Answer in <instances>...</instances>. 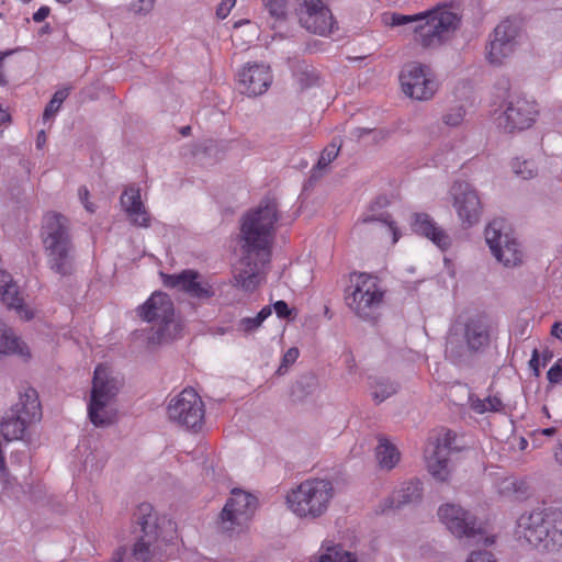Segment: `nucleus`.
I'll use <instances>...</instances> for the list:
<instances>
[{
	"label": "nucleus",
	"mask_w": 562,
	"mask_h": 562,
	"mask_svg": "<svg viewBox=\"0 0 562 562\" xmlns=\"http://www.w3.org/2000/svg\"><path fill=\"white\" fill-rule=\"evenodd\" d=\"M279 218L278 202L270 196L248 212V291L266 281Z\"/></svg>",
	"instance_id": "f257e3e1"
},
{
	"label": "nucleus",
	"mask_w": 562,
	"mask_h": 562,
	"mask_svg": "<svg viewBox=\"0 0 562 562\" xmlns=\"http://www.w3.org/2000/svg\"><path fill=\"white\" fill-rule=\"evenodd\" d=\"M515 532L533 547L562 546V509L539 506L525 510L517 518Z\"/></svg>",
	"instance_id": "f03ea898"
},
{
	"label": "nucleus",
	"mask_w": 562,
	"mask_h": 562,
	"mask_svg": "<svg viewBox=\"0 0 562 562\" xmlns=\"http://www.w3.org/2000/svg\"><path fill=\"white\" fill-rule=\"evenodd\" d=\"M492 327L482 315L470 317L460 330L451 331L447 337L445 353L454 364H468L473 357L483 353L490 346Z\"/></svg>",
	"instance_id": "7ed1b4c3"
},
{
	"label": "nucleus",
	"mask_w": 562,
	"mask_h": 562,
	"mask_svg": "<svg viewBox=\"0 0 562 562\" xmlns=\"http://www.w3.org/2000/svg\"><path fill=\"white\" fill-rule=\"evenodd\" d=\"M41 238L49 268L68 276L74 271V246L68 221L58 213H47L43 218Z\"/></svg>",
	"instance_id": "20e7f679"
},
{
	"label": "nucleus",
	"mask_w": 562,
	"mask_h": 562,
	"mask_svg": "<svg viewBox=\"0 0 562 562\" xmlns=\"http://www.w3.org/2000/svg\"><path fill=\"white\" fill-rule=\"evenodd\" d=\"M413 22L418 23L414 27L416 41L423 47L431 48L441 45L448 34L457 29L459 16L446 8H437L415 15L393 13L391 24L405 25Z\"/></svg>",
	"instance_id": "39448f33"
},
{
	"label": "nucleus",
	"mask_w": 562,
	"mask_h": 562,
	"mask_svg": "<svg viewBox=\"0 0 562 562\" xmlns=\"http://www.w3.org/2000/svg\"><path fill=\"white\" fill-rule=\"evenodd\" d=\"M334 497V486L329 480L310 479L303 481L286 495V504L300 518L323 516Z\"/></svg>",
	"instance_id": "423d86ee"
},
{
	"label": "nucleus",
	"mask_w": 562,
	"mask_h": 562,
	"mask_svg": "<svg viewBox=\"0 0 562 562\" xmlns=\"http://www.w3.org/2000/svg\"><path fill=\"white\" fill-rule=\"evenodd\" d=\"M121 381L112 374L105 364H98L94 369L88 415L94 426L110 425L115 419L112 407L120 389Z\"/></svg>",
	"instance_id": "0eeeda50"
},
{
	"label": "nucleus",
	"mask_w": 562,
	"mask_h": 562,
	"mask_svg": "<svg viewBox=\"0 0 562 562\" xmlns=\"http://www.w3.org/2000/svg\"><path fill=\"white\" fill-rule=\"evenodd\" d=\"M138 315L147 323L159 325L156 335L150 338L153 342L161 344L172 340L180 330V325L173 319V303L166 293L154 292L138 308Z\"/></svg>",
	"instance_id": "6e6552de"
},
{
	"label": "nucleus",
	"mask_w": 562,
	"mask_h": 562,
	"mask_svg": "<svg viewBox=\"0 0 562 562\" xmlns=\"http://www.w3.org/2000/svg\"><path fill=\"white\" fill-rule=\"evenodd\" d=\"M485 240L496 260L507 268L520 266L524 251L503 218H495L485 228Z\"/></svg>",
	"instance_id": "1a4fd4ad"
},
{
	"label": "nucleus",
	"mask_w": 562,
	"mask_h": 562,
	"mask_svg": "<svg viewBox=\"0 0 562 562\" xmlns=\"http://www.w3.org/2000/svg\"><path fill=\"white\" fill-rule=\"evenodd\" d=\"M351 282L352 291L347 296L349 307L360 318H373L384 297V290L379 279L368 273H359L351 279Z\"/></svg>",
	"instance_id": "9d476101"
},
{
	"label": "nucleus",
	"mask_w": 562,
	"mask_h": 562,
	"mask_svg": "<svg viewBox=\"0 0 562 562\" xmlns=\"http://www.w3.org/2000/svg\"><path fill=\"white\" fill-rule=\"evenodd\" d=\"M167 414L171 422L199 430L204 422V404L194 389L187 387L169 401Z\"/></svg>",
	"instance_id": "9b49d317"
},
{
	"label": "nucleus",
	"mask_w": 562,
	"mask_h": 562,
	"mask_svg": "<svg viewBox=\"0 0 562 562\" xmlns=\"http://www.w3.org/2000/svg\"><path fill=\"white\" fill-rule=\"evenodd\" d=\"M538 110L532 101L522 97L510 95L505 110L497 116V126L504 132L524 131L535 123Z\"/></svg>",
	"instance_id": "f8f14e48"
},
{
	"label": "nucleus",
	"mask_w": 562,
	"mask_h": 562,
	"mask_svg": "<svg viewBox=\"0 0 562 562\" xmlns=\"http://www.w3.org/2000/svg\"><path fill=\"white\" fill-rule=\"evenodd\" d=\"M402 89L409 98L425 101L434 97L438 83L427 66L420 64L406 65L400 75Z\"/></svg>",
	"instance_id": "ddd939ff"
},
{
	"label": "nucleus",
	"mask_w": 562,
	"mask_h": 562,
	"mask_svg": "<svg viewBox=\"0 0 562 562\" xmlns=\"http://www.w3.org/2000/svg\"><path fill=\"white\" fill-rule=\"evenodd\" d=\"M134 518L144 536L134 544L130 562H148L151 558V543L157 538L153 506L148 503L139 504L134 513Z\"/></svg>",
	"instance_id": "4468645a"
},
{
	"label": "nucleus",
	"mask_w": 562,
	"mask_h": 562,
	"mask_svg": "<svg viewBox=\"0 0 562 562\" xmlns=\"http://www.w3.org/2000/svg\"><path fill=\"white\" fill-rule=\"evenodd\" d=\"M453 206L461 222L467 226L479 223L482 204L476 190L468 182L456 181L450 190Z\"/></svg>",
	"instance_id": "2eb2a0df"
},
{
	"label": "nucleus",
	"mask_w": 562,
	"mask_h": 562,
	"mask_svg": "<svg viewBox=\"0 0 562 562\" xmlns=\"http://www.w3.org/2000/svg\"><path fill=\"white\" fill-rule=\"evenodd\" d=\"M519 31L518 23L510 19L502 21L495 27L487 46V59L491 64L501 65L514 52Z\"/></svg>",
	"instance_id": "dca6fc26"
},
{
	"label": "nucleus",
	"mask_w": 562,
	"mask_h": 562,
	"mask_svg": "<svg viewBox=\"0 0 562 562\" xmlns=\"http://www.w3.org/2000/svg\"><path fill=\"white\" fill-rule=\"evenodd\" d=\"M438 517L459 538L482 537V528L477 525L476 518L460 506L454 504L442 505L438 509Z\"/></svg>",
	"instance_id": "f3484780"
},
{
	"label": "nucleus",
	"mask_w": 562,
	"mask_h": 562,
	"mask_svg": "<svg viewBox=\"0 0 562 562\" xmlns=\"http://www.w3.org/2000/svg\"><path fill=\"white\" fill-rule=\"evenodd\" d=\"M301 25L311 33L326 35L334 29V18L322 0H304L299 12Z\"/></svg>",
	"instance_id": "a211bd4d"
},
{
	"label": "nucleus",
	"mask_w": 562,
	"mask_h": 562,
	"mask_svg": "<svg viewBox=\"0 0 562 562\" xmlns=\"http://www.w3.org/2000/svg\"><path fill=\"white\" fill-rule=\"evenodd\" d=\"M164 284L167 288H178L184 293L195 299H210L214 292L209 283L200 282L199 273L187 269L178 274H161Z\"/></svg>",
	"instance_id": "6ab92c4d"
},
{
	"label": "nucleus",
	"mask_w": 562,
	"mask_h": 562,
	"mask_svg": "<svg viewBox=\"0 0 562 562\" xmlns=\"http://www.w3.org/2000/svg\"><path fill=\"white\" fill-rule=\"evenodd\" d=\"M423 497L422 483L418 480H411L403 483L398 488L386 497L379 505V512L384 514L392 509H401L411 504H417Z\"/></svg>",
	"instance_id": "aec40b11"
},
{
	"label": "nucleus",
	"mask_w": 562,
	"mask_h": 562,
	"mask_svg": "<svg viewBox=\"0 0 562 562\" xmlns=\"http://www.w3.org/2000/svg\"><path fill=\"white\" fill-rule=\"evenodd\" d=\"M412 229L416 234L431 240L441 250H447L451 245V238L427 213L413 215Z\"/></svg>",
	"instance_id": "412c9836"
},
{
	"label": "nucleus",
	"mask_w": 562,
	"mask_h": 562,
	"mask_svg": "<svg viewBox=\"0 0 562 562\" xmlns=\"http://www.w3.org/2000/svg\"><path fill=\"white\" fill-rule=\"evenodd\" d=\"M0 297L9 308L16 311L20 318L30 321L34 317L33 311L20 297L18 285L13 282L11 274L2 270H0Z\"/></svg>",
	"instance_id": "4be33fe9"
},
{
	"label": "nucleus",
	"mask_w": 562,
	"mask_h": 562,
	"mask_svg": "<svg viewBox=\"0 0 562 562\" xmlns=\"http://www.w3.org/2000/svg\"><path fill=\"white\" fill-rule=\"evenodd\" d=\"M121 204L133 225L145 228L150 225V215L142 202L139 189L127 188L121 195Z\"/></svg>",
	"instance_id": "5701e85b"
},
{
	"label": "nucleus",
	"mask_w": 562,
	"mask_h": 562,
	"mask_svg": "<svg viewBox=\"0 0 562 562\" xmlns=\"http://www.w3.org/2000/svg\"><path fill=\"white\" fill-rule=\"evenodd\" d=\"M232 494L233 497L226 502L220 515L222 529L226 532L235 529V526L239 524V516H241L246 509V492L234 488Z\"/></svg>",
	"instance_id": "b1692460"
},
{
	"label": "nucleus",
	"mask_w": 562,
	"mask_h": 562,
	"mask_svg": "<svg viewBox=\"0 0 562 562\" xmlns=\"http://www.w3.org/2000/svg\"><path fill=\"white\" fill-rule=\"evenodd\" d=\"M272 82L269 66L254 65L248 67V97L261 95Z\"/></svg>",
	"instance_id": "393cba45"
},
{
	"label": "nucleus",
	"mask_w": 562,
	"mask_h": 562,
	"mask_svg": "<svg viewBox=\"0 0 562 562\" xmlns=\"http://www.w3.org/2000/svg\"><path fill=\"white\" fill-rule=\"evenodd\" d=\"M425 458L429 473L437 480L443 482L449 476V453L448 450L441 448L438 450L426 448Z\"/></svg>",
	"instance_id": "a878e982"
},
{
	"label": "nucleus",
	"mask_w": 562,
	"mask_h": 562,
	"mask_svg": "<svg viewBox=\"0 0 562 562\" xmlns=\"http://www.w3.org/2000/svg\"><path fill=\"white\" fill-rule=\"evenodd\" d=\"M19 355L30 357L27 346L14 335L12 329L0 322V355Z\"/></svg>",
	"instance_id": "bb28decb"
},
{
	"label": "nucleus",
	"mask_w": 562,
	"mask_h": 562,
	"mask_svg": "<svg viewBox=\"0 0 562 562\" xmlns=\"http://www.w3.org/2000/svg\"><path fill=\"white\" fill-rule=\"evenodd\" d=\"M378 440L379 445L375 448V457L379 467L382 470L391 471L400 461V451L384 436H379Z\"/></svg>",
	"instance_id": "cd10ccee"
},
{
	"label": "nucleus",
	"mask_w": 562,
	"mask_h": 562,
	"mask_svg": "<svg viewBox=\"0 0 562 562\" xmlns=\"http://www.w3.org/2000/svg\"><path fill=\"white\" fill-rule=\"evenodd\" d=\"M239 225L238 246L240 260L239 263L233 268V279L236 286L244 288L246 285V268L243 261V258L246 256V215L240 217Z\"/></svg>",
	"instance_id": "c85d7f7f"
},
{
	"label": "nucleus",
	"mask_w": 562,
	"mask_h": 562,
	"mask_svg": "<svg viewBox=\"0 0 562 562\" xmlns=\"http://www.w3.org/2000/svg\"><path fill=\"white\" fill-rule=\"evenodd\" d=\"M341 148V142L333 139L321 153L317 164L312 169V177L316 178L329 167V165L338 157Z\"/></svg>",
	"instance_id": "c756f323"
},
{
	"label": "nucleus",
	"mask_w": 562,
	"mask_h": 562,
	"mask_svg": "<svg viewBox=\"0 0 562 562\" xmlns=\"http://www.w3.org/2000/svg\"><path fill=\"white\" fill-rule=\"evenodd\" d=\"M471 408L476 414H485L488 412L498 413L504 409L502 400L497 396H487L485 398L470 397Z\"/></svg>",
	"instance_id": "7c9ffc66"
},
{
	"label": "nucleus",
	"mask_w": 562,
	"mask_h": 562,
	"mask_svg": "<svg viewBox=\"0 0 562 562\" xmlns=\"http://www.w3.org/2000/svg\"><path fill=\"white\" fill-rule=\"evenodd\" d=\"M316 562H358L357 557L348 551H345L342 546L337 544L328 547L324 553H322Z\"/></svg>",
	"instance_id": "2f4dec72"
},
{
	"label": "nucleus",
	"mask_w": 562,
	"mask_h": 562,
	"mask_svg": "<svg viewBox=\"0 0 562 562\" xmlns=\"http://www.w3.org/2000/svg\"><path fill=\"white\" fill-rule=\"evenodd\" d=\"M372 389V396L374 401L382 403L397 392L398 385L394 382H391L389 379L379 378L374 380Z\"/></svg>",
	"instance_id": "473e14b6"
},
{
	"label": "nucleus",
	"mask_w": 562,
	"mask_h": 562,
	"mask_svg": "<svg viewBox=\"0 0 562 562\" xmlns=\"http://www.w3.org/2000/svg\"><path fill=\"white\" fill-rule=\"evenodd\" d=\"M512 168L518 177L525 180L532 179L538 175V167L532 159L520 160L516 158L512 162Z\"/></svg>",
	"instance_id": "72a5a7b5"
},
{
	"label": "nucleus",
	"mask_w": 562,
	"mask_h": 562,
	"mask_svg": "<svg viewBox=\"0 0 562 562\" xmlns=\"http://www.w3.org/2000/svg\"><path fill=\"white\" fill-rule=\"evenodd\" d=\"M295 77L300 82L302 89L312 87L318 81V74L316 69L307 64H302L295 71Z\"/></svg>",
	"instance_id": "f704fd0d"
},
{
	"label": "nucleus",
	"mask_w": 562,
	"mask_h": 562,
	"mask_svg": "<svg viewBox=\"0 0 562 562\" xmlns=\"http://www.w3.org/2000/svg\"><path fill=\"white\" fill-rule=\"evenodd\" d=\"M375 221L382 222V223H384V224H386L389 226L390 231L393 234V243H396L398 240L397 227L395 226V223L391 220V215L390 214L381 213L379 216L366 215L362 218L363 223H370V222H375Z\"/></svg>",
	"instance_id": "c9c22d12"
},
{
	"label": "nucleus",
	"mask_w": 562,
	"mask_h": 562,
	"mask_svg": "<svg viewBox=\"0 0 562 562\" xmlns=\"http://www.w3.org/2000/svg\"><path fill=\"white\" fill-rule=\"evenodd\" d=\"M299 353V349L295 347L288 349L282 357L281 363L277 369L276 374L283 375L284 373H286L289 367L296 361Z\"/></svg>",
	"instance_id": "e433bc0d"
},
{
	"label": "nucleus",
	"mask_w": 562,
	"mask_h": 562,
	"mask_svg": "<svg viewBox=\"0 0 562 562\" xmlns=\"http://www.w3.org/2000/svg\"><path fill=\"white\" fill-rule=\"evenodd\" d=\"M454 438L456 435L451 430H445L443 434L436 439V442L430 443L428 447L438 451L439 449L445 448L450 454L452 449L451 445L454 441Z\"/></svg>",
	"instance_id": "4c0bfd02"
},
{
	"label": "nucleus",
	"mask_w": 562,
	"mask_h": 562,
	"mask_svg": "<svg viewBox=\"0 0 562 562\" xmlns=\"http://www.w3.org/2000/svg\"><path fill=\"white\" fill-rule=\"evenodd\" d=\"M515 495L517 499H525L530 494V486L524 480H515L509 483L507 487Z\"/></svg>",
	"instance_id": "58836bf2"
},
{
	"label": "nucleus",
	"mask_w": 562,
	"mask_h": 562,
	"mask_svg": "<svg viewBox=\"0 0 562 562\" xmlns=\"http://www.w3.org/2000/svg\"><path fill=\"white\" fill-rule=\"evenodd\" d=\"M269 13L276 19H283L286 13V0H265Z\"/></svg>",
	"instance_id": "ea45409f"
},
{
	"label": "nucleus",
	"mask_w": 562,
	"mask_h": 562,
	"mask_svg": "<svg viewBox=\"0 0 562 562\" xmlns=\"http://www.w3.org/2000/svg\"><path fill=\"white\" fill-rule=\"evenodd\" d=\"M555 434H557L555 427H547V428L536 429V430L531 431L529 437L532 441L533 448H539L540 447V443H538L539 438L552 437Z\"/></svg>",
	"instance_id": "a19ab883"
},
{
	"label": "nucleus",
	"mask_w": 562,
	"mask_h": 562,
	"mask_svg": "<svg viewBox=\"0 0 562 562\" xmlns=\"http://www.w3.org/2000/svg\"><path fill=\"white\" fill-rule=\"evenodd\" d=\"M547 378L550 383L557 384L562 381V358H559L555 363L547 372Z\"/></svg>",
	"instance_id": "79ce46f5"
},
{
	"label": "nucleus",
	"mask_w": 562,
	"mask_h": 562,
	"mask_svg": "<svg viewBox=\"0 0 562 562\" xmlns=\"http://www.w3.org/2000/svg\"><path fill=\"white\" fill-rule=\"evenodd\" d=\"M155 0H133L131 9L135 13H148L154 8Z\"/></svg>",
	"instance_id": "37998d69"
},
{
	"label": "nucleus",
	"mask_w": 562,
	"mask_h": 562,
	"mask_svg": "<svg viewBox=\"0 0 562 562\" xmlns=\"http://www.w3.org/2000/svg\"><path fill=\"white\" fill-rule=\"evenodd\" d=\"M467 562H496L492 552L488 551H473L468 558Z\"/></svg>",
	"instance_id": "c03bdc74"
},
{
	"label": "nucleus",
	"mask_w": 562,
	"mask_h": 562,
	"mask_svg": "<svg viewBox=\"0 0 562 562\" xmlns=\"http://www.w3.org/2000/svg\"><path fill=\"white\" fill-rule=\"evenodd\" d=\"M270 315L271 307L265 306L255 318L248 317V329L257 328Z\"/></svg>",
	"instance_id": "a18cd8bd"
},
{
	"label": "nucleus",
	"mask_w": 562,
	"mask_h": 562,
	"mask_svg": "<svg viewBox=\"0 0 562 562\" xmlns=\"http://www.w3.org/2000/svg\"><path fill=\"white\" fill-rule=\"evenodd\" d=\"M463 120V110L461 108L447 113L443 116V122L449 126H458Z\"/></svg>",
	"instance_id": "49530a36"
},
{
	"label": "nucleus",
	"mask_w": 562,
	"mask_h": 562,
	"mask_svg": "<svg viewBox=\"0 0 562 562\" xmlns=\"http://www.w3.org/2000/svg\"><path fill=\"white\" fill-rule=\"evenodd\" d=\"M273 308L279 318H290L294 312V310H291L284 301H277L273 304Z\"/></svg>",
	"instance_id": "de8ad7c7"
},
{
	"label": "nucleus",
	"mask_w": 562,
	"mask_h": 562,
	"mask_svg": "<svg viewBox=\"0 0 562 562\" xmlns=\"http://www.w3.org/2000/svg\"><path fill=\"white\" fill-rule=\"evenodd\" d=\"M236 0H222L221 3L217 5L216 9V15L218 19H225L233 7L235 5Z\"/></svg>",
	"instance_id": "09e8293b"
},
{
	"label": "nucleus",
	"mask_w": 562,
	"mask_h": 562,
	"mask_svg": "<svg viewBox=\"0 0 562 562\" xmlns=\"http://www.w3.org/2000/svg\"><path fill=\"white\" fill-rule=\"evenodd\" d=\"M60 106V104H56V102L52 99L44 110L43 121L46 122L53 117L58 112Z\"/></svg>",
	"instance_id": "8fccbe9b"
},
{
	"label": "nucleus",
	"mask_w": 562,
	"mask_h": 562,
	"mask_svg": "<svg viewBox=\"0 0 562 562\" xmlns=\"http://www.w3.org/2000/svg\"><path fill=\"white\" fill-rule=\"evenodd\" d=\"M49 13H50L49 7L42 5L37 9V11H35L33 13V16H32L33 21L36 23H41L48 18Z\"/></svg>",
	"instance_id": "3c124183"
},
{
	"label": "nucleus",
	"mask_w": 562,
	"mask_h": 562,
	"mask_svg": "<svg viewBox=\"0 0 562 562\" xmlns=\"http://www.w3.org/2000/svg\"><path fill=\"white\" fill-rule=\"evenodd\" d=\"M529 367L533 370L536 376L540 374V358L537 349H533L531 359L529 360Z\"/></svg>",
	"instance_id": "603ef678"
},
{
	"label": "nucleus",
	"mask_w": 562,
	"mask_h": 562,
	"mask_svg": "<svg viewBox=\"0 0 562 562\" xmlns=\"http://www.w3.org/2000/svg\"><path fill=\"white\" fill-rule=\"evenodd\" d=\"M14 50H7V52H0V86H4L8 83V80H7V77L2 70V67H3V61L5 59V57L10 56L11 54H13Z\"/></svg>",
	"instance_id": "864d4df0"
},
{
	"label": "nucleus",
	"mask_w": 562,
	"mask_h": 562,
	"mask_svg": "<svg viewBox=\"0 0 562 562\" xmlns=\"http://www.w3.org/2000/svg\"><path fill=\"white\" fill-rule=\"evenodd\" d=\"M259 507H260V502H259L258 497L248 492V514L250 512L254 513Z\"/></svg>",
	"instance_id": "5fc2aeb1"
},
{
	"label": "nucleus",
	"mask_w": 562,
	"mask_h": 562,
	"mask_svg": "<svg viewBox=\"0 0 562 562\" xmlns=\"http://www.w3.org/2000/svg\"><path fill=\"white\" fill-rule=\"evenodd\" d=\"M67 97H68V90L61 89V90L56 91L52 99L56 102V104L61 105Z\"/></svg>",
	"instance_id": "6e6d98bb"
},
{
	"label": "nucleus",
	"mask_w": 562,
	"mask_h": 562,
	"mask_svg": "<svg viewBox=\"0 0 562 562\" xmlns=\"http://www.w3.org/2000/svg\"><path fill=\"white\" fill-rule=\"evenodd\" d=\"M554 460L562 465V438L559 439L558 445L553 449Z\"/></svg>",
	"instance_id": "4d7b16f0"
},
{
	"label": "nucleus",
	"mask_w": 562,
	"mask_h": 562,
	"mask_svg": "<svg viewBox=\"0 0 562 562\" xmlns=\"http://www.w3.org/2000/svg\"><path fill=\"white\" fill-rule=\"evenodd\" d=\"M79 195H80V199L85 205V207L89 211V212H93L94 210L91 207L90 203L88 202V195H89V191L83 188V189H80L79 190Z\"/></svg>",
	"instance_id": "13d9d810"
},
{
	"label": "nucleus",
	"mask_w": 562,
	"mask_h": 562,
	"mask_svg": "<svg viewBox=\"0 0 562 562\" xmlns=\"http://www.w3.org/2000/svg\"><path fill=\"white\" fill-rule=\"evenodd\" d=\"M372 132L371 128L366 127H356L352 130L351 135L356 137L357 139L362 138L363 136L370 134Z\"/></svg>",
	"instance_id": "bf43d9fd"
},
{
	"label": "nucleus",
	"mask_w": 562,
	"mask_h": 562,
	"mask_svg": "<svg viewBox=\"0 0 562 562\" xmlns=\"http://www.w3.org/2000/svg\"><path fill=\"white\" fill-rule=\"evenodd\" d=\"M551 335L562 341V323L557 322L552 325Z\"/></svg>",
	"instance_id": "052dcab7"
},
{
	"label": "nucleus",
	"mask_w": 562,
	"mask_h": 562,
	"mask_svg": "<svg viewBox=\"0 0 562 562\" xmlns=\"http://www.w3.org/2000/svg\"><path fill=\"white\" fill-rule=\"evenodd\" d=\"M46 143V134H45V131H41L38 134H37V138H36V146L38 148H42L44 146V144Z\"/></svg>",
	"instance_id": "680f3d73"
},
{
	"label": "nucleus",
	"mask_w": 562,
	"mask_h": 562,
	"mask_svg": "<svg viewBox=\"0 0 562 562\" xmlns=\"http://www.w3.org/2000/svg\"><path fill=\"white\" fill-rule=\"evenodd\" d=\"M9 121H10V114L7 112V110H4L0 106V124H3Z\"/></svg>",
	"instance_id": "e2e57ef3"
},
{
	"label": "nucleus",
	"mask_w": 562,
	"mask_h": 562,
	"mask_svg": "<svg viewBox=\"0 0 562 562\" xmlns=\"http://www.w3.org/2000/svg\"><path fill=\"white\" fill-rule=\"evenodd\" d=\"M552 352L549 351V350H546L543 353H542V366L544 367L547 364L548 361L551 360L552 358Z\"/></svg>",
	"instance_id": "0e129e2a"
},
{
	"label": "nucleus",
	"mask_w": 562,
	"mask_h": 562,
	"mask_svg": "<svg viewBox=\"0 0 562 562\" xmlns=\"http://www.w3.org/2000/svg\"><path fill=\"white\" fill-rule=\"evenodd\" d=\"M528 447V440L524 437L519 439V449L525 450Z\"/></svg>",
	"instance_id": "69168bd1"
},
{
	"label": "nucleus",
	"mask_w": 562,
	"mask_h": 562,
	"mask_svg": "<svg viewBox=\"0 0 562 562\" xmlns=\"http://www.w3.org/2000/svg\"><path fill=\"white\" fill-rule=\"evenodd\" d=\"M190 132H191V127L190 126H184L180 130V133L182 136H188L190 135Z\"/></svg>",
	"instance_id": "338daca9"
},
{
	"label": "nucleus",
	"mask_w": 562,
	"mask_h": 562,
	"mask_svg": "<svg viewBox=\"0 0 562 562\" xmlns=\"http://www.w3.org/2000/svg\"><path fill=\"white\" fill-rule=\"evenodd\" d=\"M386 203H387V200L385 198H379L375 201V204H378V205H385Z\"/></svg>",
	"instance_id": "774afa93"
}]
</instances>
